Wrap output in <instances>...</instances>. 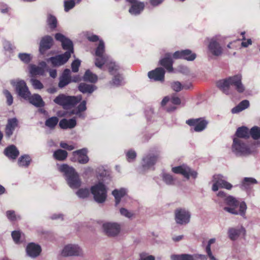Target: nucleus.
Segmentation results:
<instances>
[{"label": "nucleus", "instance_id": "63", "mask_svg": "<svg viewBox=\"0 0 260 260\" xmlns=\"http://www.w3.org/2000/svg\"><path fill=\"white\" fill-rule=\"evenodd\" d=\"M171 102L174 105H179L181 103L180 100L178 97L172 96L171 99Z\"/></svg>", "mask_w": 260, "mask_h": 260}, {"label": "nucleus", "instance_id": "7", "mask_svg": "<svg viewBox=\"0 0 260 260\" xmlns=\"http://www.w3.org/2000/svg\"><path fill=\"white\" fill-rule=\"evenodd\" d=\"M232 151L237 156L246 155L251 153L250 148L241 139L234 138Z\"/></svg>", "mask_w": 260, "mask_h": 260}, {"label": "nucleus", "instance_id": "22", "mask_svg": "<svg viewBox=\"0 0 260 260\" xmlns=\"http://www.w3.org/2000/svg\"><path fill=\"white\" fill-rule=\"evenodd\" d=\"M209 51L213 55L216 56L220 55L222 53V49L219 44L214 39H212L208 45Z\"/></svg>", "mask_w": 260, "mask_h": 260}, {"label": "nucleus", "instance_id": "60", "mask_svg": "<svg viewBox=\"0 0 260 260\" xmlns=\"http://www.w3.org/2000/svg\"><path fill=\"white\" fill-rule=\"evenodd\" d=\"M60 146L62 148L67 149L68 150H72L75 148L73 145H69L63 142H60Z\"/></svg>", "mask_w": 260, "mask_h": 260}, {"label": "nucleus", "instance_id": "55", "mask_svg": "<svg viewBox=\"0 0 260 260\" xmlns=\"http://www.w3.org/2000/svg\"><path fill=\"white\" fill-rule=\"evenodd\" d=\"M26 255L30 257H32V243H29L26 247Z\"/></svg>", "mask_w": 260, "mask_h": 260}, {"label": "nucleus", "instance_id": "36", "mask_svg": "<svg viewBox=\"0 0 260 260\" xmlns=\"http://www.w3.org/2000/svg\"><path fill=\"white\" fill-rule=\"evenodd\" d=\"M216 241V239L215 238L210 239L208 242V244L206 247L205 250L207 254V255L210 258V260H218L212 254L211 250V246L212 244H214Z\"/></svg>", "mask_w": 260, "mask_h": 260}, {"label": "nucleus", "instance_id": "8", "mask_svg": "<svg viewBox=\"0 0 260 260\" xmlns=\"http://www.w3.org/2000/svg\"><path fill=\"white\" fill-rule=\"evenodd\" d=\"M12 84L15 87L16 91L20 96L25 100L28 101L30 104H32V99L31 98V93L28 90L24 81L18 80L12 82Z\"/></svg>", "mask_w": 260, "mask_h": 260}, {"label": "nucleus", "instance_id": "37", "mask_svg": "<svg viewBox=\"0 0 260 260\" xmlns=\"http://www.w3.org/2000/svg\"><path fill=\"white\" fill-rule=\"evenodd\" d=\"M31 158L30 156L27 155L21 156L18 160V164L20 167H25L29 165Z\"/></svg>", "mask_w": 260, "mask_h": 260}, {"label": "nucleus", "instance_id": "31", "mask_svg": "<svg viewBox=\"0 0 260 260\" xmlns=\"http://www.w3.org/2000/svg\"><path fill=\"white\" fill-rule=\"evenodd\" d=\"M197 255L189 254H173L171 256L172 260H196Z\"/></svg>", "mask_w": 260, "mask_h": 260}, {"label": "nucleus", "instance_id": "58", "mask_svg": "<svg viewBox=\"0 0 260 260\" xmlns=\"http://www.w3.org/2000/svg\"><path fill=\"white\" fill-rule=\"evenodd\" d=\"M136 153L133 150H129L126 153L127 159L128 161H131L135 158Z\"/></svg>", "mask_w": 260, "mask_h": 260}, {"label": "nucleus", "instance_id": "9", "mask_svg": "<svg viewBox=\"0 0 260 260\" xmlns=\"http://www.w3.org/2000/svg\"><path fill=\"white\" fill-rule=\"evenodd\" d=\"M94 200L99 203L104 202L107 198V189L102 183H99L91 188Z\"/></svg>", "mask_w": 260, "mask_h": 260}, {"label": "nucleus", "instance_id": "53", "mask_svg": "<svg viewBox=\"0 0 260 260\" xmlns=\"http://www.w3.org/2000/svg\"><path fill=\"white\" fill-rule=\"evenodd\" d=\"M112 83L115 86L122 85L123 83L122 77L119 75L115 76L113 79Z\"/></svg>", "mask_w": 260, "mask_h": 260}, {"label": "nucleus", "instance_id": "56", "mask_svg": "<svg viewBox=\"0 0 260 260\" xmlns=\"http://www.w3.org/2000/svg\"><path fill=\"white\" fill-rule=\"evenodd\" d=\"M80 65V61L78 59L75 60L72 63V69L73 72H77Z\"/></svg>", "mask_w": 260, "mask_h": 260}, {"label": "nucleus", "instance_id": "30", "mask_svg": "<svg viewBox=\"0 0 260 260\" xmlns=\"http://www.w3.org/2000/svg\"><path fill=\"white\" fill-rule=\"evenodd\" d=\"M250 132L248 129L245 126L239 127L237 129L234 138H248L249 137Z\"/></svg>", "mask_w": 260, "mask_h": 260}, {"label": "nucleus", "instance_id": "34", "mask_svg": "<svg viewBox=\"0 0 260 260\" xmlns=\"http://www.w3.org/2000/svg\"><path fill=\"white\" fill-rule=\"evenodd\" d=\"M79 90L82 92V93H91L95 89L94 86L92 85L87 84L84 83H81L79 85Z\"/></svg>", "mask_w": 260, "mask_h": 260}, {"label": "nucleus", "instance_id": "26", "mask_svg": "<svg viewBox=\"0 0 260 260\" xmlns=\"http://www.w3.org/2000/svg\"><path fill=\"white\" fill-rule=\"evenodd\" d=\"M157 159V157L154 155H147L143 158V167L144 169L150 168L156 162Z\"/></svg>", "mask_w": 260, "mask_h": 260}, {"label": "nucleus", "instance_id": "12", "mask_svg": "<svg viewBox=\"0 0 260 260\" xmlns=\"http://www.w3.org/2000/svg\"><path fill=\"white\" fill-rule=\"evenodd\" d=\"M102 226L104 232L109 236H115L121 230L120 225L116 222H105Z\"/></svg>", "mask_w": 260, "mask_h": 260}, {"label": "nucleus", "instance_id": "18", "mask_svg": "<svg viewBox=\"0 0 260 260\" xmlns=\"http://www.w3.org/2000/svg\"><path fill=\"white\" fill-rule=\"evenodd\" d=\"M173 57L175 58H183L192 61L196 58V55L189 50H184L175 52L173 54Z\"/></svg>", "mask_w": 260, "mask_h": 260}, {"label": "nucleus", "instance_id": "16", "mask_svg": "<svg viewBox=\"0 0 260 260\" xmlns=\"http://www.w3.org/2000/svg\"><path fill=\"white\" fill-rule=\"evenodd\" d=\"M87 153V150L86 148L73 152L74 157L72 158V160L76 161L77 160L80 164L87 163L89 160Z\"/></svg>", "mask_w": 260, "mask_h": 260}, {"label": "nucleus", "instance_id": "47", "mask_svg": "<svg viewBox=\"0 0 260 260\" xmlns=\"http://www.w3.org/2000/svg\"><path fill=\"white\" fill-rule=\"evenodd\" d=\"M21 232L19 230L14 231L11 233L12 238L15 244L20 243Z\"/></svg>", "mask_w": 260, "mask_h": 260}, {"label": "nucleus", "instance_id": "64", "mask_svg": "<svg viewBox=\"0 0 260 260\" xmlns=\"http://www.w3.org/2000/svg\"><path fill=\"white\" fill-rule=\"evenodd\" d=\"M87 39L91 42H96L99 40L98 36L93 35L88 36Z\"/></svg>", "mask_w": 260, "mask_h": 260}, {"label": "nucleus", "instance_id": "14", "mask_svg": "<svg viewBox=\"0 0 260 260\" xmlns=\"http://www.w3.org/2000/svg\"><path fill=\"white\" fill-rule=\"evenodd\" d=\"M190 217L189 212L184 209H178L175 211V219L177 223L186 224L189 222Z\"/></svg>", "mask_w": 260, "mask_h": 260}, {"label": "nucleus", "instance_id": "59", "mask_svg": "<svg viewBox=\"0 0 260 260\" xmlns=\"http://www.w3.org/2000/svg\"><path fill=\"white\" fill-rule=\"evenodd\" d=\"M120 212L121 214L123 216H124L127 218H131L133 216V213L129 212L127 210L124 208H121L120 210Z\"/></svg>", "mask_w": 260, "mask_h": 260}, {"label": "nucleus", "instance_id": "32", "mask_svg": "<svg viewBox=\"0 0 260 260\" xmlns=\"http://www.w3.org/2000/svg\"><path fill=\"white\" fill-rule=\"evenodd\" d=\"M257 181L253 178L246 177L242 181L241 187L244 189L250 188L253 184H256Z\"/></svg>", "mask_w": 260, "mask_h": 260}, {"label": "nucleus", "instance_id": "40", "mask_svg": "<svg viewBox=\"0 0 260 260\" xmlns=\"http://www.w3.org/2000/svg\"><path fill=\"white\" fill-rule=\"evenodd\" d=\"M84 80L94 83L97 81L98 77L95 74H93L89 70L86 71L84 76Z\"/></svg>", "mask_w": 260, "mask_h": 260}, {"label": "nucleus", "instance_id": "62", "mask_svg": "<svg viewBox=\"0 0 260 260\" xmlns=\"http://www.w3.org/2000/svg\"><path fill=\"white\" fill-rule=\"evenodd\" d=\"M43 87L42 83L39 80L34 79V88L36 89H40Z\"/></svg>", "mask_w": 260, "mask_h": 260}, {"label": "nucleus", "instance_id": "3", "mask_svg": "<svg viewBox=\"0 0 260 260\" xmlns=\"http://www.w3.org/2000/svg\"><path fill=\"white\" fill-rule=\"evenodd\" d=\"M105 44L103 40L99 41V44L95 50V65L102 69L103 66L105 64L109 69L111 74H114L119 69V67L113 62L110 57L105 53Z\"/></svg>", "mask_w": 260, "mask_h": 260}, {"label": "nucleus", "instance_id": "17", "mask_svg": "<svg viewBox=\"0 0 260 260\" xmlns=\"http://www.w3.org/2000/svg\"><path fill=\"white\" fill-rule=\"evenodd\" d=\"M19 126V121L16 117L9 118L6 126V135L10 137L13 134V132Z\"/></svg>", "mask_w": 260, "mask_h": 260}, {"label": "nucleus", "instance_id": "45", "mask_svg": "<svg viewBox=\"0 0 260 260\" xmlns=\"http://www.w3.org/2000/svg\"><path fill=\"white\" fill-rule=\"evenodd\" d=\"M44 103L40 95L37 94H34V106L41 107L44 106Z\"/></svg>", "mask_w": 260, "mask_h": 260}, {"label": "nucleus", "instance_id": "15", "mask_svg": "<svg viewBox=\"0 0 260 260\" xmlns=\"http://www.w3.org/2000/svg\"><path fill=\"white\" fill-rule=\"evenodd\" d=\"M186 123L194 126V131L200 132L203 131L207 126L208 122L204 118L191 119L186 121Z\"/></svg>", "mask_w": 260, "mask_h": 260}, {"label": "nucleus", "instance_id": "46", "mask_svg": "<svg viewBox=\"0 0 260 260\" xmlns=\"http://www.w3.org/2000/svg\"><path fill=\"white\" fill-rule=\"evenodd\" d=\"M250 134L253 139L257 140L260 138V128L257 126L253 127L250 131Z\"/></svg>", "mask_w": 260, "mask_h": 260}, {"label": "nucleus", "instance_id": "24", "mask_svg": "<svg viewBox=\"0 0 260 260\" xmlns=\"http://www.w3.org/2000/svg\"><path fill=\"white\" fill-rule=\"evenodd\" d=\"M71 71L69 69H66L63 71L59 79L58 86L63 88L71 82L70 77Z\"/></svg>", "mask_w": 260, "mask_h": 260}, {"label": "nucleus", "instance_id": "13", "mask_svg": "<svg viewBox=\"0 0 260 260\" xmlns=\"http://www.w3.org/2000/svg\"><path fill=\"white\" fill-rule=\"evenodd\" d=\"M172 171L176 174H181L186 178H189L190 177L196 178L197 176V173L196 171L191 170L185 165L174 167L172 168Z\"/></svg>", "mask_w": 260, "mask_h": 260}, {"label": "nucleus", "instance_id": "61", "mask_svg": "<svg viewBox=\"0 0 260 260\" xmlns=\"http://www.w3.org/2000/svg\"><path fill=\"white\" fill-rule=\"evenodd\" d=\"M139 260H155V258L153 256L147 254H141Z\"/></svg>", "mask_w": 260, "mask_h": 260}, {"label": "nucleus", "instance_id": "23", "mask_svg": "<svg viewBox=\"0 0 260 260\" xmlns=\"http://www.w3.org/2000/svg\"><path fill=\"white\" fill-rule=\"evenodd\" d=\"M229 236L232 240L237 239L240 236H244L245 230L242 226L239 228H231L228 231Z\"/></svg>", "mask_w": 260, "mask_h": 260}, {"label": "nucleus", "instance_id": "4", "mask_svg": "<svg viewBox=\"0 0 260 260\" xmlns=\"http://www.w3.org/2000/svg\"><path fill=\"white\" fill-rule=\"evenodd\" d=\"M242 76L240 74L220 80L217 82V87L224 93L229 94L230 93V86H233L239 92H243L245 87L242 83Z\"/></svg>", "mask_w": 260, "mask_h": 260}, {"label": "nucleus", "instance_id": "20", "mask_svg": "<svg viewBox=\"0 0 260 260\" xmlns=\"http://www.w3.org/2000/svg\"><path fill=\"white\" fill-rule=\"evenodd\" d=\"M165 72L161 68H157L155 70L149 72L148 74L149 78L155 81H163Z\"/></svg>", "mask_w": 260, "mask_h": 260}, {"label": "nucleus", "instance_id": "49", "mask_svg": "<svg viewBox=\"0 0 260 260\" xmlns=\"http://www.w3.org/2000/svg\"><path fill=\"white\" fill-rule=\"evenodd\" d=\"M47 23L51 28H55L57 25V20L54 16L49 15L48 17Z\"/></svg>", "mask_w": 260, "mask_h": 260}, {"label": "nucleus", "instance_id": "57", "mask_svg": "<svg viewBox=\"0 0 260 260\" xmlns=\"http://www.w3.org/2000/svg\"><path fill=\"white\" fill-rule=\"evenodd\" d=\"M5 49L8 51H13L15 49V47L10 42L6 41L4 44Z\"/></svg>", "mask_w": 260, "mask_h": 260}, {"label": "nucleus", "instance_id": "38", "mask_svg": "<svg viewBox=\"0 0 260 260\" xmlns=\"http://www.w3.org/2000/svg\"><path fill=\"white\" fill-rule=\"evenodd\" d=\"M125 193L126 191L124 189H120V190L115 189L113 191L112 194L115 197L116 205L119 204L121 198L124 197Z\"/></svg>", "mask_w": 260, "mask_h": 260}, {"label": "nucleus", "instance_id": "2", "mask_svg": "<svg viewBox=\"0 0 260 260\" xmlns=\"http://www.w3.org/2000/svg\"><path fill=\"white\" fill-rule=\"evenodd\" d=\"M217 196L224 200V211L233 214L240 215L245 218L247 206L244 202H240L232 196L226 197L225 193L222 191L218 192Z\"/></svg>", "mask_w": 260, "mask_h": 260}, {"label": "nucleus", "instance_id": "42", "mask_svg": "<svg viewBox=\"0 0 260 260\" xmlns=\"http://www.w3.org/2000/svg\"><path fill=\"white\" fill-rule=\"evenodd\" d=\"M46 67V63L44 61H42L40 63V67H36L34 65V75L39 74L42 75L44 73L45 69Z\"/></svg>", "mask_w": 260, "mask_h": 260}, {"label": "nucleus", "instance_id": "1", "mask_svg": "<svg viewBox=\"0 0 260 260\" xmlns=\"http://www.w3.org/2000/svg\"><path fill=\"white\" fill-rule=\"evenodd\" d=\"M57 41L61 43L62 48L67 51L63 54L58 55L47 59V61H51L53 66H60L65 63L69 59L72 53H73V44L72 42L60 33H57L55 35Z\"/></svg>", "mask_w": 260, "mask_h": 260}, {"label": "nucleus", "instance_id": "44", "mask_svg": "<svg viewBox=\"0 0 260 260\" xmlns=\"http://www.w3.org/2000/svg\"><path fill=\"white\" fill-rule=\"evenodd\" d=\"M58 122L56 117H52L48 118L45 122V125L49 128H54Z\"/></svg>", "mask_w": 260, "mask_h": 260}, {"label": "nucleus", "instance_id": "50", "mask_svg": "<svg viewBox=\"0 0 260 260\" xmlns=\"http://www.w3.org/2000/svg\"><path fill=\"white\" fill-rule=\"evenodd\" d=\"M162 177L164 181L166 184L168 185H171L173 184L174 179L171 175L164 173L163 174Z\"/></svg>", "mask_w": 260, "mask_h": 260}, {"label": "nucleus", "instance_id": "29", "mask_svg": "<svg viewBox=\"0 0 260 260\" xmlns=\"http://www.w3.org/2000/svg\"><path fill=\"white\" fill-rule=\"evenodd\" d=\"M86 101H83V102H82L78 106L77 109L73 110L70 113L69 116H71L72 115L75 114L78 115L79 117H84V116L83 114L81 113V112L86 110Z\"/></svg>", "mask_w": 260, "mask_h": 260}, {"label": "nucleus", "instance_id": "11", "mask_svg": "<svg viewBox=\"0 0 260 260\" xmlns=\"http://www.w3.org/2000/svg\"><path fill=\"white\" fill-rule=\"evenodd\" d=\"M83 251L77 244H70L66 245L61 250L63 256H82Z\"/></svg>", "mask_w": 260, "mask_h": 260}, {"label": "nucleus", "instance_id": "28", "mask_svg": "<svg viewBox=\"0 0 260 260\" xmlns=\"http://www.w3.org/2000/svg\"><path fill=\"white\" fill-rule=\"evenodd\" d=\"M59 126L63 129L72 128L76 125V121L74 118L67 120L63 119L59 122Z\"/></svg>", "mask_w": 260, "mask_h": 260}, {"label": "nucleus", "instance_id": "25", "mask_svg": "<svg viewBox=\"0 0 260 260\" xmlns=\"http://www.w3.org/2000/svg\"><path fill=\"white\" fill-rule=\"evenodd\" d=\"M159 62L160 64L164 67L169 72L173 71V61L170 54H167L165 57L161 59Z\"/></svg>", "mask_w": 260, "mask_h": 260}, {"label": "nucleus", "instance_id": "33", "mask_svg": "<svg viewBox=\"0 0 260 260\" xmlns=\"http://www.w3.org/2000/svg\"><path fill=\"white\" fill-rule=\"evenodd\" d=\"M249 106V101L247 100H244L240 102L238 105L234 107L232 110L233 113H239L245 109L247 108Z\"/></svg>", "mask_w": 260, "mask_h": 260}, {"label": "nucleus", "instance_id": "43", "mask_svg": "<svg viewBox=\"0 0 260 260\" xmlns=\"http://www.w3.org/2000/svg\"><path fill=\"white\" fill-rule=\"evenodd\" d=\"M18 57L21 61L26 64L28 63L31 59V55L26 53H20Z\"/></svg>", "mask_w": 260, "mask_h": 260}, {"label": "nucleus", "instance_id": "41", "mask_svg": "<svg viewBox=\"0 0 260 260\" xmlns=\"http://www.w3.org/2000/svg\"><path fill=\"white\" fill-rule=\"evenodd\" d=\"M6 214L8 219L11 221H15L20 219V216L16 214L14 211H7Z\"/></svg>", "mask_w": 260, "mask_h": 260}, {"label": "nucleus", "instance_id": "35", "mask_svg": "<svg viewBox=\"0 0 260 260\" xmlns=\"http://www.w3.org/2000/svg\"><path fill=\"white\" fill-rule=\"evenodd\" d=\"M191 86L192 84L191 83L184 84L183 86H182L181 83L178 81L174 82L171 84L172 88L177 92L180 91L183 88L186 89H189Z\"/></svg>", "mask_w": 260, "mask_h": 260}, {"label": "nucleus", "instance_id": "39", "mask_svg": "<svg viewBox=\"0 0 260 260\" xmlns=\"http://www.w3.org/2000/svg\"><path fill=\"white\" fill-rule=\"evenodd\" d=\"M68 155V153L66 151L58 149L55 151H54L53 154L54 157L58 160H64Z\"/></svg>", "mask_w": 260, "mask_h": 260}, {"label": "nucleus", "instance_id": "5", "mask_svg": "<svg viewBox=\"0 0 260 260\" xmlns=\"http://www.w3.org/2000/svg\"><path fill=\"white\" fill-rule=\"evenodd\" d=\"M58 170L63 173L68 185L72 188H77L81 185V181L75 169L66 164L58 167Z\"/></svg>", "mask_w": 260, "mask_h": 260}, {"label": "nucleus", "instance_id": "21", "mask_svg": "<svg viewBox=\"0 0 260 260\" xmlns=\"http://www.w3.org/2000/svg\"><path fill=\"white\" fill-rule=\"evenodd\" d=\"M126 1L132 3V6L129 10V12L132 15L139 14L143 10L144 5L142 3L137 2L136 0H126Z\"/></svg>", "mask_w": 260, "mask_h": 260}, {"label": "nucleus", "instance_id": "51", "mask_svg": "<svg viewBox=\"0 0 260 260\" xmlns=\"http://www.w3.org/2000/svg\"><path fill=\"white\" fill-rule=\"evenodd\" d=\"M77 196L81 198H85L88 196L89 194V190L86 188H82L77 191Z\"/></svg>", "mask_w": 260, "mask_h": 260}, {"label": "nucleus", "instance_id": "52", "mask_svg": "<svg viewBox=\"0 0 260 260\" xmlns=\"http://www.w3.org/2000/svg\"><path fill=\"white\" fill-rule=\"evenodd\" d=\"M64 6L65 11L68 12L75 6V2L73 0L66 1L64 2Z\"/></svg>", "mask_w": 260, "mask_h": 260}, {"label": "nucleus", "instance_id": "27", "mask_svg": "<svg viewBox=\"0 0 260 260\" xmlns=\"http://www.w3.org/2000/svg\"><path fill=\"white\" fill-rule=\"evenodd\" d=\"M19 152L14 145H11L5 150V155L10 158L15 159L19 155Z\"/></svg>", "mask_w": 260, "mask_h": 260}, {"label": "nucleus", "instance_id": "6", "mask_svg": "<svg viewBox=\"0 0 260 260\" xmlns=\"http://www.w3.org/2000/svg\"><path fill=\"white\" fill-rule=\"evenodd\" d=\"M81 100L82 97L81 95L74 96L60 94L54 100V102L62 106L64 109H69L74 107Z\"/></svg>", "mask_w": 260, "mask_h": 260}, {"label": "nucleus", "instance_id": "19", "mask_svg": "<svg viewBox=\"0 0 260 260\" xmlns=\"http://www.w3.org/2000/svg\"><path fill=\"white\" fill-rule=\"evenodd\" d=\"M53 44V40L51 37L46 36L43 37L40 44V51L44 54L46 51L49 49Z\"/></svg>", "mask_w": 260, "mask_h": 260}, {"label": "nucleus", "instance_id": "48", "mask_svg": "<svg viewBox=\"0 0 260 260\" xmlns=\"http://www.w3.org/2000/svg\"><path fill=\"white\" fill-rule=\"evenodd\" d=\"M3 94L6 99V103L8 106H11L13 103V98L11 93L7 89L3 90Z\"/></svg>", "mask_w": 260, "mask_h": 260}, {"label": "nucleus", "instance_id": "10", "mask_svg": "<svg viewBox=\"0 0 260 260\" xmlns=\"http://www.w3.org/2000/svg\"><path fill=\"white\" fill-rule=\"evenodd\" d=\"M212 182L213 183L212 189L214 191H217L219 188L231 189L232 187V185L227 182L223 176L219 174L214 175L213 176Z\"/></svg>", "mask_w": 260, "mask_h": 260}, {"label": "nucleus", "instance_id": "54", "mask_svg": "<svg viewBox=\"0 0 260 260\" xmlns=\"http://www.w3.org/2000/svg\"><path fill=\"white\" fill-rule=\"evenodd\" d=\"M42 251L40 245L34 243V257L38 256Z\"/></svg>", "mask_w": 260, "mask_h": 260}]
</instances>
